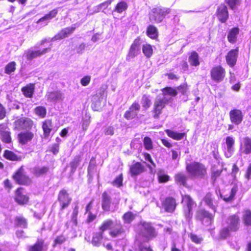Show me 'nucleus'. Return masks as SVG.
Returning a JSON list of instances; mask_svg holds the SVG:
<instances>
[{
  "label": "nucleus",
  "mask_w": 251,
  "mask_h": 251,
  "mask_svg": "<svg viewBox=\"0 0 251 251\" xmlns=\"http://www.w3.org/2000/svg\"><path fill=\"white\" fill-rule=\"evenodd\" d=\"M35 112L39 116L44 118L46 115V109L43 106H38L35 109Z\"/></svg>",
  "instance_id": "obj_52"
},
{
  "label": "nucleus",
  "mask_w": 251,
  "mask_h": 251,
  "mask_svg": "<svg viewBox=\"0 0 251 251\" xmlns=\"http://www.w3.org/2000/svg\"><path fill=\"white\" fill-rule=\"evenodd\" d=\"M4 156L5 158L11 161H20L21 157L18 156L12 151L6 150L4 153Z\"/></svg>",
  "instance_id": "obj_38"
},
{
  "label": "nucleus",
  "mask_w": 251,
  "mask_h": 251,
  "mask_svg": "<svg viewBox=\"0 0 251 251\" xmlns=\"http://www.w3.org/2000/svg\"><path fill=\"white\" fill-rule=\"evenodd\" d=\"M124 232V229L120 223H116L111 229L109 234L112 237H116Z\"/></svg>",
  "instance_id": "obj_24"
},
{
  "label": "nucleus",
  "mask_w": 251,
  "mask_h": 251,
  "mask_svg": "<svg viewBox=\"0 0 251 251\" xmlns=\"http://www.w3.org/2000/svg\"><path fill=\"white\" fill-rule=\"evenodd\" d=\"M169 8L156 7L152 9L150 14L149 19L151 22L159 23L161 22L165 16L170 13Z\"/></svg>",
  "instance_id": "obj_3"
},
{
  "label": "nucleus",
  "mask_w": 251,
  "mask_h": 251,
  "mask_svg": "<svg viewBox=\"0 0 251 251\" xmlns=\"http://www.w3.org/2000/svg\"><path fill=\"white\" fill-rule=\"evenodd\" d=\"M141 103L142 106L146 109L150 107L151 105V100L149 96L144 95L142 98Z\"/></svg>",
  "instance_id": "obj_45"
},
{
  "label": "nucleus",
  "mask_w": 251,
  "mask_h": 251,
  "mask_svg": "<svg viewBox=\"0 0 251 251\" xmlns=\"http://www.w3.org/2000/svg\"><path fill=\"white\" fill-rule=\"evenodd\" d=\"M205 204L214 212L216 211L218 203L211 193H207L203 199Z\"/></svg>",
  "instance_id": "obj_19"
},
{
  "label": "nucleus",
  "mask_w": 251,
  "mask_h": 251,
  "mask_svg": "<svg viewBox=\"0 0 251 251\" xmlns=\"http://www.w3.org/2000/svg\"><path fill=\"white\" fill-rule=\"evenodd\" d=\"M44 241L42 239H38L36 243L29 247L28 251H43Z\"/></svg>",
  "instance_id": "obj_33"
},
{
  "label": "nucleus",
  "mask_w": 251,
  "mask_h": 251,
  "mask_svg": "<svg viewBox=\"0 0 251 251\" xmlns=\"http://www.w3.org/2000/svg\"><path fill=\"white\" fill-rule=\"evenodd\" d=\"M13 178L19 184L28 185L31 183V179L25 175L24 167L21 166L13 175Z\"/></svg>",
  "instance_id": "obj_5"
},
{
  "label": "nucleus",
  "mask_w": 251,
  "mask_h": 251,
  "mask_svg": "<svg viewBox=\"0 0 251 251\" xmlns=\"http://www.w3.org/2000/svg\"><path fill=\"white\" fill-rule=\"evenodd\" d=\"M188 61L191 66H199L200 62L198 54L196 51H193L189 57Z\"/></svg>",
  "instance_id": "obj_35"
},
{
  "label": "nucleus",
  "mask_w": 251,
  "mask_h": 251,
  "mask_svg": "<svg viewBox=\"0 0 251 251\" xmlns=\"http://www.w3.org/2000/svg\"><path fill=\"white\" fill-rule=\"evenodd\" d=\"M52 127V123L50 120H46L43 123L42 128L44 131V135L46 137L50 135Z\"/></svg>",
  "instance_id": "obj_31"
},
{
  "label": "nucleus",
  "mask_w": 251,
  "mask_h": 251,
  "mask_svg": "<svg viewBox=\"0 0 251 251\" xmlns=\"http://www.w3.org/2000/svg\"><path fill=\"white\" fill-rule=\"evenodd\" d=\"M212 172L211 178L214 181L220 176L222 170H217L214 167H213Z\"/></svg>",
  "instance_id": "obj_60"
},
{
  "label": "nucleus",
  "mask_w": 251,
  "mask_h": 251,
  "mask_svg": "<svg viewBox=\"0 0 251 251\" xmlns=\"http://www.w3.org/2000/svg\"><path fill=\"white\" fill-rule=\"evenodd\" d=\"M230 119L232 123L239 125L243 120L242 111L239 109H234L229 112Z\"/></svg>",
  "instance_id": "obj_18"
},
{
  "label": "nucleus",
  "mask_w": 251,
  "mask_h": 251,
  "mask_svg": "<svg viewBox=\"0 0 251 251\" xmlns=\"http://www.w3.org/2000/svg\"><path fill=\"white\" fill-rule=\"evenodd\" d=\"M102 238V232H99L94 234L92 238V244L94 246L99 247L101 244V240Z\"/></svg>",
  "instance_id": "obj_37"
},
{
  "label": "nucleus",
  "mask_w": 251,
  "mask_h": 251,
  "mask_svg": "<svg viewBox=\"0 0 251 251\" xmlns=\"http://www.w3.org/2000/svg\"><path fill=\"white\" fill-rule=\"evenodd\" d=\"M50 48H45L42 50H28L25 52V55L26 59L28 60H31L34 58L40 56L50 50Z\"/></svg>",
  "instance_id": "obj_12"
},
{
  "label": "nucleus",
  "mask_w": 251,
  "mask_h": 251,
  "mask_svg": "<svg viewBox=\"0 0 251 251\" xmlns=\"http://www.w3.org/2000/svg\"><path fill=\"white\" fill-rule=\"evenodd\" d=\"M170 100H171V98L166 96H158L156 98L153 104L154 118H159L160 115L162 113V109Z\"/></svg>",
  "instance_id": "obj_2"
},
{
  "label": "nucleus",
  "mask_w": 251,
  "mask_h": 251,
  "mask_svg": "<svg viewBox=\"0 0 251 251\" xmlns=\"http://www.w3.org/2000/svg\"><path fill=\"white\" fill-rule=\"evenodd\" d=\"M140 52V43L139 39H136L132 44L126 60H129L130 58H133Z\"/></svg>",
  "instance_id": "obj_13"
},
{
  "label": "nucleus",
  "mask_w": 251,
  "mask_h": 251,
  "mask_svg": "<svg viewBox=\"0 0 251 251\" xmlns=\"http://www.w3.org/2000/svg\"><path fill=\"white\" fill-rule=\"evenodd\" d=\"M58 200L60 203L61 210H63L67 207L72 201V199L65 190H62L59 192Z\"/></svg>",
  "instance_id": "obj_9"
},
{
  "label": "nucleus",
  "mask_w": 251,
  "mask_h": 251,
  "mask_svg": "<svg viewBox=\"0 0 251 251\" xmlns=\"http://www.w3.org/2000/svg\"><path fill=\"white\" fill-rule=\"evenodd\" d=\"M144 167L140 163H136L130 167V171L132 175H138L143 172Z\"/></svg>",
  "instance_id": "obj_28"
},
{
  "label": "nucleus",
  "mask_w": 251,
  "mask_h": 251,
  "mask_svg": "<svg viewBox=\"0 0 251 251\" xmlns=\"http://www.w3.org/2000/svg\"><path fill=\"white\" fill-rule=\"evenodd\" d=\"M237 189L236 187H233L230 192L229 196H225L223 200L226 202H230L234 200V196L237 192Z\"/></svg>",
  "instance_id": "obj_48"
},
{
  "label": "nucleus",
  "mask_w": 251,
  "mask_h": 251,
  "mask_svg": "<svg viewBox=\"0 0 251 251\" xmlns=\"http://www.w3.org/2000/svg\"><path fill=\"white\" fill-rule=\"evenodd\" d=\"M175 181L179 185L184 186H186L187 176L183 173H179L176 175L175 177Z\"/></svg>",
  "instance_id": "obj_32"
},
{
  "label": "nucleus",
  "mask_w": 251,
  "mask_h": 251,
  "mask_svg": "<svg viewBox=\"0 0 251 251\" xmlns=\"http://www.w3.org/2000/svg\"><path fill=\"white\" fill-rule=\"evenodd\" d=\"M140 234L148 240L155 237L157 235L155 229L148 223H143L141 225Z\"/></svg>",
  "instance_id": "obj_6"
},
{
  "label": "nucleus",
  "mask_w": 251,
  "mask_h": 251,
  "mask_svg": "<svg viewBox=\"0 0 251 251\" xmlns=\"http://www.w3.org/2000/svg\"><path fill=\"white\" fill-rule=\"evenodd\" d=\"M225 76V70L221 66L213 68L211 70V78L217 82L222 81Z\"/></svg>",
  "instance_id": "obj_7"
},
{
  "label": "nucleus",
  "mask_w": 251,
  "mask_h": 251,
  "mask_svg": "<svg viewBox=\"0 0 251 251\" xmlns=\"http://www.w3.org/2000/svg\"><path fill=\"white\" fill-rule=\"evenodd\" d=\"M140 109V105L137 102H133L127 110L125 114L124 117L127 120H130L134 118Z\"/></svg>",
  "instance_id": "obj_10"
},
{
  "label": "nucleus",
  "mask_w": 251,
  "mask_h": 251,
  "mask_svg": "<svg viewBox=\"0 0 251 251\" xmlns=\"http://www.w3.org/2000/svg\"><path fill=\"white\" fill-rule=\"evenodd\" d=\"M163 95L166 96L169 98H171L169 95L172 96H176L177 94V91L176 89H173L171 87H166L162 90ZM172 99H171V100Z\"/></svg>",
  "instance_id": "obj_40"
},
{
  "label": "nucleus",
  "mask_w": 251,
  "mask_h": 251,
  "mask_svg": "<svg viewBox=\"0 0 251 251\" xmlns=\"http://www.w3.org/2000/svg\"><path fill=\"white\" fill-rule=\"evenodd\" d=\"M186 170L192 177L202 178L206 175L204 165L198 162H193L186 166Z\"/></svg>",
  "instance_id": "obj_1"
},
{
  "label": "nucleus",
  "mask_w": 251,
  "mask_h": 251,
  "mask_svg": "<svg viewBox=\"0 0 251 251\" xmlns=\"http://www.w3.org/2000/svg\"><path fill=\"white\" fill-rule=\"evenodd\" d=\"M33 137V134L30 132L21 133L18 135L20 142L23 144H25L30 141Z\"/></svg>",
  "instance_id": "obj_27"
},
{
  "label": "nucleus",
  "mask_w": 251,
  "mask_h": 251,
  "mask_svg": "<svg viewBox=\"0 0 251 251\" xmlns=\"http://www.w3.org/2000/svg\"><path fill=\"white\" fill-rule=\"evenodd\" d=\"M176 90H177V93L180 92L182 94L185 95L186 94L188 90L187 85L186 84L180 85L178 87Z\"/></svg>",
  "instance_id": "obj_62"
},
{
  "label": "nucleus",
  "mask_w": 251,
  "mask_h": 251,
  "mask_svg": "<svg viewBox=\"0 0 251 251\" xmlns=\"http://www.w3.org/2000/svg\"><path fill=\"white\" fill-rule=\"evenodd\" d=\"M184 215L186 218H190L193 215V208L196 206L195 202L189 195L182 196Z\"/></svg>",
  "instance_id": "obj_4"
},
{
  "label": "nucleus",
  "mask_w": 251,
  "mask_h": 251,
  "mask_svg": "<svg viewBox=\"0 0 251 251\" xmlns=\"http://www.w3.org/2000/svg\"><path fill=\"white\" fill-rule=\"evenodd\" d=\"M0 135L1 136V139L4 142L7 143L11 142V138L9 130H6V131L3 132Z\"/></svg>",
  "instance_id": "obj_57"
},
{
  "label": "nucleus",
  "mask_w": 251,
  "mask_h": 251,
  "mask_svg": "<svg viewBox=\"0 0 251 251\" xmlns=\"http://www.w3.org/2000/svg\"><path fill=\"white\" fill-rule=\"evenodd\" d=\"M111 204V199L110 196L104 192L102 194V208L105 211H109Z\"/></svg>",
  "instance_id": "obj_25"
},
{
  "label": "nucleus",
  "mask_w": 251,
  "mask_h": 251,
  "mask_svg": "<svg viewBox=\"0 0 251 251\" xmlns=\"http://www.w3.org/2000/svg\"><path fill=\"white\" fill-rule=\"evenodd\" d=\"M158 176L159 181L161 183L166 182L169 180V176L165 174L163 171H160Z\"/></svg>",
  "instance_id": "obj_54"
},
{
  "label": "nucleus",
  "mask_w": 251,
  "mask_h": 251,
  "mask_svg": "<svg viewBox=\"0 0 251 251\" xmlns=\"http://www.w3.org/2000/svg\"><path fill=\"white\" fill-rule=\"evenodd\" d=\"M16 63L14 62H12L8 64L5 68V73L7 74H10L11 73L14 72L16 69Z\"/></svg>",
  "instance_id": "obj_53"
},
{
  "label": "nucleus",
  "mask_w": 251,
  "mask_h": 251,
  "mask_svg": "<svg viewBox=\"0 0 251 251\" xmlns=\"http://www.w3.org/2000/svg\"><path fill=\"white\" fill-rule=\"evenodd\" d=\"M122 182H123V176L121 174L120 175L116 177L115 180L112 182V184L114 186H117V187H120L122 186Z\"/></svg>",
  "instance_id": "obj_58"
},
{
  "label": "nucleus",
  "mask_w": 251,
  "mask_h": 251,
  "mask_svg": "<svg viewBox=\"0 0 251 251\" xmlns=\"http://www.w3.org/2000/svg\"><path fill=\"white\" fill-rule=\"evenodd\" d=\"M239 217L235 215L230 216L227 221L228 228L231 231L237 230L239 226Z\"/></svg>",
  "instance_id": "obj_22"
},
{
  "label": "nucleus",
  "mask_w": 251,
  "mask_h": 251,
  "mask_svg": "<svg viewBox=\"0 0 251 251\" xmlns=\"http://www.w3.org/2000/svg\"><path fill=\"white\" fill-rule=\"evenodd\" d=\"M102 100V98L99 97L98 95H95L93 97L92 100V105L93 108H95L96 110H97L99 107L101 106V102Z\"/></svg>",
  "instance_id": "obj_47"
},
{
  "label": "nucleus",
  "mask_w": 251,
  "mask_h": 251,
  "mask_svg": "<svg viewBox=\"0 0 251 251\" xmlns=\"http://www.w3.org/2000/svg\"><path fill=\"white\" fill-rule=\"evenodd\" d=\"M66 240V238L64 236L62 235L58 236L54 240V244H61L64 243Z\"/></svg>",
  "instance_id": "obj_64"
},
{
  "label": "nucleus",
  "mask_w": 251,
  "mask_h": 251,
  "mask_svg": "<svg viewBox=\"0 0 251 251\" xmlns=\"http://www.w3.org/2000/svg\"><path fill=\"white\" fill-rule=\"evenodd\" d=\"M147 33L151 38H155L157 36V29L153 25H150L147 28Z\"/></svg>",
  "instance_id": "obj_43"
},
{
  "label": "nucleus",
  "mask_w": 251,
  "mask_h": 251,
  "mask_svg": "<svg viewBox=\"0 0 251 251\" xmlns=\"http://www.w3.org/2000/svg\"><path fill=\"white\" fill-rule=\"evenodd\" d=\"M123 219L125 223H130L134 219V216L131 212H128L124 215Z\"/></svg>",
  "instance_id": "obj_56"
},
{
  "label": "nucleus",
  "mask_w": 251,
  "mask_h": 251,
  "mask_svg": "<svg viewBox=\"0 0 251 251\" xmlns=\"http://www.w3.org/2000/svg\"><path fill=\"white\" fill-rule=\"evenodd\" d=\"M238 55V48L230 50L226 56V62L227 64L231 67L235 66L236 64L237 57Z\"/></svg>",
  "instance_id": "obj_15"
},
{
  "label": "nucleus",
  "mask_w": 251,
  "mask_h": 251,
  "mask_svg": "<svg viewBox=\"0 0 251 251\" xmlns=\"http://www.w3.org/2000/svg\"><path fill=\"white\" fill-rule=\"evenodd\" d=\"M127 4L125 1H121L119 2L116 6L114 11L118 13H121L123 11L126 10L127 8Z\"/></svg>",
  "instance_id": "obj_44"
},
{
  "label": "nucleus",
  "mask_w": 251,
  "mask_h": 251,
  "mask_svg": "<svg viewBox=\"0 0 251 251\" xmlns=\"http://www.w3.org/2000/svg\"><path fill=\"white\" fill-rule=\"evenodd\" d=\"M22 189L18 188L16 191L15 196L16 201L20 204L26 203L28 201V197L26 195H23L22 193Z\"/></svg>",
  "instance_id": "obj_26"
},
{
  "label": "nucleus",
  "mask_w": 251,
  "mask_h": 251,
  "mask_svg": "<svg viewBox=\"0 0 251 251\" xmlns=\"http://www.w3.org/2000/svg\"><path fill=\"white\" fill-rule=\"evenodd\" d=\"M198 216L201 220L203 224L208 226L212 223L213 216L208 211L205 210H200L198 212Z\"/></svg>",
  "instance_id": "obj_16"
},
{
  "label": "nucleus",
  "mask_w": 251,
  "mask_h": 251,
  "mask_svg": "<svg viewBox=\"0 0 251 251\" xmlns=\"http://www.w3.org/2000/svg\"><path fill=\"white\" fill-rule=\"evenodd\" d=\"M144 144L147 150H150L152 148V141L150 138L146 137L144 139Z\"/></svg>",
  "instance_id": "obj_59"
},
{
  "label": "nucleus",
  "mask_w": 251,
  "mask_h": 251,
  "mask_svg": "<svg viewBox=\"0 0 251 251\" xmlns=\"http://www.w3.org/2000/svg\"><path fill=\"white\" fill-rule=\"evenodd\" d=\"M49 168L48 167H36L34 169V174L37 176H40L41 175L46 174L49 171Z\"/></svg>",
  "instance_id": "obj_50"
},
{
  "label": "nucleus",
  "mask_w": 251,
  "mask_h": 251,
  "mask_svg": "<svg viewBox=\"0 0 251 251\" xmlns=\"http://www.w3.org/2000/svg\"><path fill=\"white\" fill-rule=\"evenodd\" d=\"M104 134L107 135H113L114 133V128L113 126L106 127L103 131Z\"/></svg>",
  "instance_id": "obj_63"
},
{
  "label": "nucleus",
  "mask_w": 251,
  "mask_h": 251,
  "mask_svg": "<svg viewBox=\"0 0 251 251\" xmlns=\"http://www.w3.org/2000/svg\"><path fill=\"white\" fill-rule=\"evenodd\" d=\"M114 226L113 221L111 220H107L103 222L102 225L100 227V232L103 233V231L111 228Z\"/></svg>",
  "instance_id": "obj_42"
},
{
  "label": "nucleus",
  "mask_w": 251,
  "mask_h": 251,
  "mask_svg": "<svg viewBox=\"0 0 251 251\" xmlns=\"http://www.w3.org/2000/svg\"><path fill=\"white\" fill-rule=\"evenodd\" d=\"M32 126V121L27 118H21L14 122L15 128L20 130L30 129Z\"/></svg>",
  "instance_id": "obj_8"
},
{
  "label": "nucleus",
  "mask_w": 251,
  "mask_h": 251,
  "mask_svg": "<svg viewBox=\"0 0 251 251\" xmlns=\"http://www.w3.org/2000/svg\"><path fill=\"white\" fill-rule=\"evenodd\" d=\"M240 151L242 154L251 153V139L248 137H243L240 141Z\"/></svg>",
  "instance_id": "obj_11"
},
{
  "label": "nucleus",
  "mask_w": 251,
  "mask_h": 251,
  "mask_svg": "<svg viewBox=\"0 0 251 251\" xmlns=\"http://www.w3.org/2000/svg\"><path fill=\"white\" fill-rule=\"evenodd\" d=\"M113 1V0H108L107 1H104L103 3H100L95 8V12H99L102 9H105L106 8L108 7L109 5H110L111 4Z\"/></svg>",
  "instance_id": "obj_49"
},
{
  "label": "nucleus",
  "mask_w": 251,
  "mask_h": 251,
  "mask_svg": "<svg viewBox=\"0 0 251 251\" xmlns=\"http://www.w3.org/2000/svg\"><path fill=\"white\" fill-rule=\"evenodd\" d=\"M244 221L246 225H251V212L246 210L244 215Z\"/></svg>",
  "instance_id": "obj_55"
},
{
  "label": "nucleus",
  "mask_w": 251,
  "mask_h": 251,
  "mask_svg": "<svg viewBox=\"0 0 251 251\" xmlns=\"http://www.w3.org/2000/svg\"><path fill=\"white\" fill-rule=\"evenodd\" d=\"M239 33V28L234 27L232 28L229 32L227 39L230 43H234L236 41L237 36Z\"/></svg>",
  "instance_id": "obj_34"
},
{
  "label": "nucleus",
  "mask_w": 251,
  "mask_h": 251,
  "mask_svg": "<svg viewBox=\"0 0 251 251\" xmlns=\"http://www.w3.org/2000/svg\"><path fill=\"white\" fill-rule=\"evenodd\" d=\"M176 201L175 199L172 197L166 198L163 202V206L165 210L169 212H173L176 207Z\"/></svg>",
  "instance_id": "obj_20"
},
{
  "label": "nucleus",
  "mask_w": 251,
  "mask_h": 251,
  "mask_svg": "<svg viewBox=\"0 0 251 251\" xmlns=\"http://www.w3.org/2000/svg\"><path fill=\"white\" fill-rule=\"evenodd\" d=\"M15 224L17 226L25 228L27 226L26 220L22 216H17L15 219Z\"/></svg>",
  "instance_id": "obj_39"
},
{
  "label": "nucleus",
  "mask_w": 251,
  "mask_h": 251,
  "mask_svg": "<svg viewBox=\"0 0 251 251\" xmlns=\"http://www.w3.org/2000/svg\"><path fill=\"white\" fill-rule=\"evenodd\" d=\"M226 151L225 153L226 157H230L234 151V145L235 140L233 137L227 136L226 138Z\"/></svg>",
  "instance_id": "obj_21"
},
{
  "label": "nucleus",
  "mask_w": 251,
  "mask_h": 251,
  "mask_svg": "<svg viewBox=\"0 0 251 251\" xmlns=\"http://www.w3.org/2000/svg\"><path fill=\"white\" fill-rule=\"evenodd\" d=\"M81 161L80 156H76L74 160L70 162V166L71 168V172L74 173L76 170V168L78 167Z\"/></svg>",
  "instance_id": "obj_46"
},
{
  "label": "nucleus",
  "mask_w": 251,
  "mask_h": 251,
  "mask_svg": "<svg viewBox=\"0 0 251 251\" xmlns=\"http://www.w3.org/2000/svg\"><path fill=\"white\" fill-rule=\"evenodd\" d=\"M217 17L222 22L225 23L228 17V13L227 7L224 4H221L217 9Z\"/></svg>",
  "instance_id": "obj_17"
},
{
  "label": "nucleus",
  "mask_w": 251,
  "mask_h": 251,
  "mask_svg": "<svg viewBox=\"0 0 251 251\" xmlns=\"http://www.w3.org/2000/svg\"><path fill=\"white\" fill-rule=\"evenodd\" d=\"M46 98L48 101L56 102L63 100V95L59 91H52L47 93Z\"/></svg>",
  "instance_id": "obj_23"
},
{
  "label": "nucleus",
  "mask_w": 251,
  "mask_h": 251,
  "mask_svg": "<svg viewBox=\"0 0 251 251\" xmlns=\"http://www.w3.org/2000/svg\"><path fill=\"white\" fill-rule=\"evenodd\" d=\"M58 13V10L57 9H53L52 10L50 11L49 14L46 15L42 18H40L38 21L37 23H39L41 22L46 21V20H50L51 19L54 18L57 14Z\"/></svg>",
  "instance_id": "obj_36"
},
{
  "label": "nucleus",
  "mask_w": 251,
  "mask_h": 251,
  "mask_svg": "<svg viewBox=\"0 0 251 251\" xmlns=\"http://www.w3.org/2000/svg\"><path fill=\"white\" fill-rule=\"evenodd\" d=\"M78 213V206L76 205L73 209L71 217V222L73 223L75 226H76L77 222V216Z\"/></svg>",
  "instance_id": "obj_51"
},
{
  "label": "nucleus",
  "mask_w": 251,
  "mask_h": 251,
  "mask_svg": "<svg viewBox=\"0 0 251 251\" xmlns=\"http://www.w3.org/2000/svg\"><path fill=\"white\" fill-rule=\"evenodd\" d=\"M142 51L144 55L150 58L152 54L153 50L152 47L149 44H144L142 47Z\"/></svg>",
  "instance_id": "obj_41"
},
{
  "label": "nucleus",
  "mask_w": 251,
  "mask_h": 251,
  "mask_svg": "<svg viewBox=\"0 0 251 251\" xmlns=\"http://www.w3.org/2000/svg\"><path fill=\"white\" fill-rule=\"evenodd\" d=\"M35 87L33 84H29L22 88L24 96L27 98H31L34 92Z\"/></svg>",
  "instance_id": "obj_29"
},
{
  "label": "nucleus",
  "mask_w": 251,
  "mask_h": 251,
  "mask_svg": "<svg viewBox=\"0 0 251 251\" xmlns=\"http://www.w3.org/2000/svg\"><path fill=\"white\" fill-rule=\"evenodd\" d=\"M226 2L231 9H233L236 5L239 4L240 0H226Z\"/></svg>",
  "instance_id": "obj_61"
},
{
  "label": "nucleus",
  "mask_w": 251,
  "mask_h": 251,
  "mask_svg": "<svg viewBox=\"0 0 251 251\" xmlns=\"http://www.w3.org/2000/svg\"><path fill=\"white\" fill-rule=\"evenodd\" d=\"M165 132L168 136L176 140H180L185 136V133H178L170 129H166Z\"/></svg>",
  "instance_id": "obj_30"
},
{
  "label": "nucleus",
  "mask_w": 251,
  "mask_h": 251,
  "mask_svg": "<svg viewBox=\"0 0 251 251\" xmlns=\"http://www.w3.org/2000/svg\"><path fill=\"white\" fill-rule=\"evenodd\" d=\"M75 28V25H74L72 26L62 29L51 38V41L60 40L67 37L74 31Z\"/></svg>",
  "instance_id": "obj_14"
}]
</instances>
